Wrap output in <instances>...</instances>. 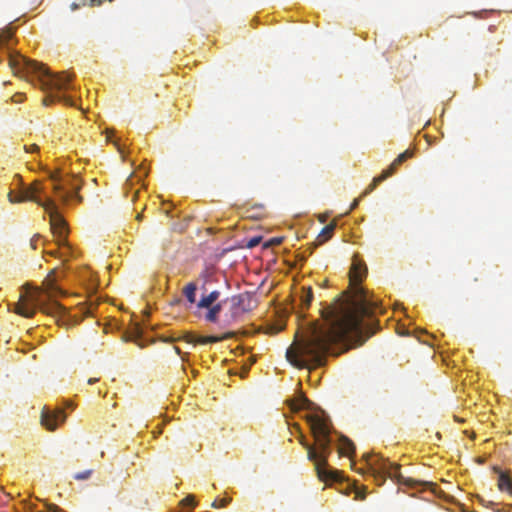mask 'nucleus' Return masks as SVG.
Listing matches in <instances>:
<instances>
[{
  "instance_id": "nucleus-30",
  "label": "nucleus",
  "mask_w": 512,
  "mask_h": 512,
  "mask_svg": "<svg viewBox=\"0 0 512 512\" xmlns=\"http://www.w3.org/2000/svg\"><path fill=\"white\" fill-rule=\"evenodd\" d=\"M12 101L15 102V103H20L23 101V94L22 93H16L13 97H12Z\"/></svg>"
},
{
  "instance_id": "nucleus-12",
  "label": "nucleus",
  "mask_w": 512,
  "mask_h": 512,
  "mask_svg": "<svg viewBox=\"0 0 512 512\" xmlns=\"http://www.w3.org/2000/svg\"><path fill=\"white\" fill-rule=\"evenodd\" d=\"M338 452L341 456H347L351 458L352 455L355 453V446L349 438L342 435L340 437V445L338 448Z\"/></svg>"
},
{
  "instance_id": "nucleus-9",
  "label": "nucleus",
  "mask_w": 512,
  "mask_h": 512,
  "mask_svg": "<svg viewBox=\"0 0 512 512\" xmlns=\"http://www.w3.org/2000/svg\"><path fill=\"white\" fill-rule=\"evenodd\" d=\"M65 420L66 414L62 409L54 411L43 409L41 414V424L49 431H54Z\"/></svg>"
},
{
  "instance_id": "nucleus-24",
  "label": "nucleus",
  "mask_w": 512,
  "mask_h": 512,
  "mask_svg": "<svg viewBox=\"0 0 512 512\" xmlns=\"http://www.w3.org/2000/svg\"><path fill=\"white\" fill-rule=\"evenodd\" d=\"M231 501L230 498H222V499H219V498H216L211 506L213 508H221V507H225L229 502Z\"/></svg>"
},
{
  "instance_id": "nucleus-11",
  "label": "nucleus",
  "mask_w": 512,
  "mask_h": 512,
  "mask_svg": "<svg viewBox=\"0 0 512 512\" xmlns=\"http://www.w3.org/2000/svg\"><path fill=\"white\" fill-rule=\"evenodd\" d=\"M291 411L297 412L301 409L312 410L313 403L307 399L304 395L300 394L297 398L287 401Z\"/></svg>"
},
{
  "instance_id": "nucleus-35",
  "label": "nucleus",
  "mask_w": 512,
  "mask_h": 512,
  "mask_svg": "<svg viewBox=\"0 0 512 512\" xmlns=\"http://www.w3.org/2000/svg\"><path fill=\"white\" fill-rule=\"evenodd\" d=\"M97 381H98V378H90L88 380V384L92 385V384L96 383Z\"/></svg>"
},
{
  "instance_id": "nucleus-4",
  "label": "nucleus",
  "mask_w": 512,
  "mask_h": 512,
  "mask_svg": "<svg viewBox=\"0 0 512 512\" xmlns=\"http://www.w3.org/2000/svg\"><path fill=\"white\" fill-rule=\"evenodd\" d=\"M52 270L44 279L42 288H38V295L31 297V303H28L26 297L21 295L19 301L15 304L14 312L25 318H32L37 311L51 316L59 325L68 326L76 323L69 314L67 308L55 300L57 296H62L65 292L56 285Z\"/></svg>"
},
{
  "instance_id": "nucleus-18",
  "label": "nucleus",
  "mask_w": 512,
  "mask_h": 512,
  "mask_svg": "<svg viewBox=\"0 0 512 512\" xmlns=\"http://www.w3.org/2000/svg\"><path fill=\"white\" fill-rule=\"evenodd\" d=\"M142 337V329L139 325H136L133 330L128 334L126 340L133 341L138 346L143 347L144 345L140 342Z\"/></svg>"
},
{
  "instance_id": "nucleus-41",
  "label": "nucleus",
  "mask_w": 512,
  "mask_h": 512,
  "mask_svg": "<svg viewBox=\"0 0 512 512\" xmlns=\"http://www.w3.org/2000/svg\"><path fill=\"white\" fill-rule=\"evenodd\" d=\"M107 140L111 141V135H110V132H107Z\"/></svg>"
},
{
  "instance_id": "nucleus-2",
  "label": "nucleus",
  "mask_w": 512,
  "mask_h": 512,
  "mask_svg": "<svg viewBox=\"0 0 512 512\" xmlns=\"http://www.w3.org/2000/svg\"><path fill=\"white\" fill-rule=\"evenodd\" d=\"M11 39V31L0 32V51L7 48L8 64L13 74L21 78L35 75L42 90H55L57 93L50 94L43 99L44 105L47 106L54 101H59L66 105L74 106L75 102L72 98L64 94H59L60 91L71 88L70 77L65 72L52 74L43 64L29 60L17 52H12L9 47ZM1 62L2 59L0 58V63Z\"/></svg>"
},
{
  "instance_id": "nucleus-39",
  "label": "nucleus",
  "mask_w": 512,
  "mask_h": 512,
  "mask_svg": "<svg viewBox=\"0 0 512 512\" xmlns=\"http://www.w3.org/2000/svg\"><path fill=\"white\" fill-rule=\"evenodd\" d=\"M174 350H175V352H176L178 355H181V350H180V348H179V347L175 346V347H174Z\"/></svg>"
},
{
  "instance_id": "nucleus-27",
  "label": "nucleus",
  "mask_w": 512,
  "mask_h": 512,
  "mask_svg": "<svg viewBox=\"0 0 512 512\" xmlns=\"http://www.w3.org/2000/svg\"><path fill=\"white\" fill-rule=\"evenodd\" d=\"M261 241V238L260 237H253L251 238L248 243H247V247L248 248H254L256 247Z\"/></svg>"
},
{
  "instance_id": "nucleus-21",
  "label": "nucleus",
  "mask_w": 512,
  "mask_h": 512,
  "mask_svg": "<svg viewBox=\"0 0 512 512\" xmlns=\"http://www.w3.org/2000/svg\"><path fill=\"white\" fill-rule=\"evenodd\" d=\"M383 181H384V179H381V175H378V176L374 177L372 182L365 189L363 195L366 196L369 193H371L377 187V185L380 184Z\"/></svg>"
},
{
  "instance_id": "nucleus-19",
  "label": "nucleus",
  "mask_w": 512,
  "mask_h": 512,
  "mask_svg": "<svg viewBox=\"0 0 512 512\" xmlns=\"http://www.w3.org/2000/svg\"><path fill=\"white\" fill-rule=\"evenodd\" d=\"M178 340H183L187 343H196V335H193L191 333H188V332H185L183 333L181 336H179L178 338H167V339H163L164 342H174V341H178Z\"/></svg>"
},
{
  "instance_id": "nucleus-26",
  "label": "nucleus",
  "mask_w": 512,
  "mask_h": 512,
  "mask_svg": "<svg viewBox=\"0 0 512 512\" xmlns=\"http://www.w3.org/2000/svg\"><path fill=\"white\" fill-rule=\"evenodd\" d=\"M181 503L183 505H186V506H192L194 507L196 502H195V497L193 495H188L187 497H185Z\"/></svg>"
},
{
  "instance_id": "nucleus-32",
  "label": "nucleus",
  "mask_w": 512,
  "mask_h": 512,
  "mask_svg": "<svg viewBox=\"0 0 512 512\" xmlns=\"http://www.w3.org/2000/svg\"><path fill=\"white\" fill-rule=\"evenodd\" d=\"M49 512H64L61 508H59L57 505H50L48 508Z\"/></svg>"
},
{
  "instance_id": "nucleus-38",
  "label": "nucleus",
  "mask_w": 512,
  "mask_h": 512,
  "mask_svg": "<svg viewBox=\"0 0 512 512\" xmlns=\"http://www.w3.org/2000/svg\"><path fill=\"white\" fill-rule=\"evenodd\" d=\"M392 163H393V166H397V167H398L399 165H401V163H400V162H397V158H395V159H394V161H393Z\"/></svg>"
},
{
  "instance_id": "nucleus-23",
  "label": "nucleus",
  "mask_w": 512,
  "mask_h": 512,
  "mask_svg": "<svg viewBox=\"0 0 512 512\" xmlns=\"http://www.w3.org/2000/svg\"><path fill=\"white\" fill-rule=\"evenodd\" d=\"M397 168V166H393V163H391L390 166L380 174L381 179L386 180L388 177L392 176L396 172Z\"/></svg>"
},
{
  "instance_id": "nucleus-43",
  "label": "nucleus",
  "mask_w": 512,
  "mask_h": 512,
  "mask_svg": "<svg viewBox=\"0 0 512 512\" xmlns=\"http://www.w3.org/2000/svg\"><path fill=\"white\" fill-rule=\"evenodd\" d=\"M141 217H142V215H141V214H138L136 218H137V220H140V219H141Z\"/></svg>"
},
{
  "instance_id": "nucleus-40",
  "label": "nucleus",
  "mask_w": 512,
  "mask_h": 512,
  "mask_svg": "<svg viewBox=\"0 0 512 512\" xmlns=\"http://www.w3.org/2000/svg\"><path fill=\"white\" fill-rule=\"evenodd\" d=\"M15 178H17L19 180V182L22 184V179H21L20 175H15Z\"/></svg>"
},
{
  "instance_id": "nucleus-42",
  "label": "nucleus",
  "mask_w": 512,
  "mask_h": 512,
  "mask_svg": "<svg viewBox=\"0 0 512 512\" xmlns=\"http://www.w3.org/2000/svg\"><path fill=\"white\" fill-rule=\"evenodd\" d=\"M56 253H57V251H51V252H49V254H50V255H52V256L56 255Z\"/></svg>"
},
{
  "instance_id": "nucleus-16",
  "label": "nucleus",
  "mask_w": 512,
  "mask_h": 512,
  "mask_svg": "<svg viewBox=\"0 0 512 512\" xmlns=\"http://www.w3.org/2000/svg\"><path fill=\"white\" fill-rule=\"evenodd\" d=\"M498 487L501 491L512 494V481L506 473L500 471L498 476Z\"/></svg>"
},
{
  "instance_id": "nucleus-37",
  "label": "nucleus",
  "mask_w": 512,
  "mask_h": 512,
  "mask_svg": "<svg viewBox=\"0 0 512 512\" xmlns=\"http://www.w3.org/2000/svg\"><path fill=\"white\" fill-rule=\"evenodd\" d=\"M138 193H139L138 190L133 193L132 198H131L132 201H134L136 199Z\"/></svg>"
},
{
  "instance_id": "nucleus-22",
  "label": "nucleus",
  "mask_w": 512,
  "mask_h": 512,
  "mask_svg": "<svg viewBox=\"0 0 512 512\" xmlns=\"http://www.w3.org/2000/svg\"><path fill=\"white\" fill-rule=\"evenodd\" d=\"M414 155V152L413 150H410V149H407L406 151H404L403 153L399 154L396 158H397V162H400L401 164L403 162H405L406 160L412 158Z\"/></svg>"
},
{
  "instance_id": "nucleus-14",
  "label": "nucleus",
  "mask_w": 512,
  "mask_h": 512,
  "mask_svg": "<svg viewBox=\"0 0 512 512\" xmlns=\"http://www.w3.org/2000/svg\"><path fill=\"white\" fill-rule=\"evenodd\" d=\"M300 307L302 310L308 309L313 300V291L311 287H303L299 297Z\"/></svg>"
},
{
  "instance_id": "nucleus-10",
  "label": "nucleus",
  "mask_w": 512,
  "mask_h": 512,
  "mask_svg": "<svg viewBox=\"0 0 512 512\" xmlns=\"http://www.w3.org/2000/svg\"><path fill=\"white\" fill-rule=\"evenodd\" d=\"M225 304H227V302H225V300H222L212 304L209 307H204L205 309H207V312L204 315V319L210 323H217L219 321V314L222 311L223 306Z\"/></svg>"
},
{
  "instance_id": "nucleus-29",
  "label": "nucleus",
  "mask_w": 512,
  "mask_h": 512,
  "mask_svg": "<svg viewBox=\"0 0 512 512\" xmlns=\"http://www.w3.org/2000/svg\"><path fill=\"white\" fill-rule=\"evenodd\" d=\"M24 148H25L26 152H28V153H34V152L39 151V146L36 144L25 145Z\"/></svg>"
},
{
  "instance_id": "nucleus-28",
  "label": "nucleus",
  "mask_w": 512,
  "mask_h": 512,
  "mask_svg": "<svg viewBox=\"0 0 512 512\" xmlns=\"http://www.w3.org/2000/svg\"><path fill=\"white\" fill-rule=\"evenodd\" d=\"M283 241L282 237H274L269 240V242L265 246H275L281 244Z\"/></svg>"
},
{
  "instance_id": "nucleus-25",
  "label": "nucleus",
  "mask_w": 512,
  "mask_h": 512,
  "mask_svg": "<svg viewBox=\"0 0 512 512\" xmlns=\"http://www.w3.org/2000/svg\"><path fill=\"white\" fill-rule=\"evenodd\" d=\"M92 472H93V470H91V469L85 470L82 472H78L74 475V479L75 480H87L92 475Z\"/></svg>"
},
{
  "instance_id": "nucleus-7",
  "label": "nucleus",
  "mask_w": 512,
  "mask_h": 512,
  "mask_svg": "<svg viewBox=\"0 0 512 512\" xmlns=\"http://www.w3.org/2000/svg\"><path fill=\"white\" fill-rule=\"evenodd\" d=\"M48 178L53 182L52 190L62 203L82 200L78 194L81 182L77 176H62L60 171H48Z\"/></svg>"
},
{
  "instance_id": "nucleus-20",
  "label": "nucleus",
  "mask_w": 512,
  "mask_h": 512,
  "mask_svg": "<svg viewBox=\"0 0 512 512\" xmlns=\"http://www.w3.org/2000/svg\"><path fill=\"white\" fill-rule=\"evenodd\" d=\"M235 335L234 332H226L221 336H207L208 343H216L226 339H230Z\"/></svg>"
},
{
  "instance_id": "nucleus-6",
  "label": "nucleus",
  "mask_w": 512,
  "mask_h": 512,
  "mask_svg": "<svg viewBox=\"0 0 512 512\" xmlns=\"http://www.w3.org/2000/svg\"><path fill=\"white\" fill-rule=\"evenodd\" d=\"M366 461L375 479L380 480L379 484L383 483L386 477H390L395 479L398 484L405 485L410 488H416L424 485V482L402 476L399 472L400 465L391 463L387 459L378 457L376 460L371 461L370 456L367 455Z\"/></svg>"
},
{
  "instance_id": "nucleus-36",
  "label": "nucleus",
  "mask_w": 512,
  "mask_h": 512,
  "mask_svg": "<svg viewBox=\"0 0 512 512\" xmlns=\"http://www.w3.org/2000/svg\"><path fill=\"white\" fill-rule=\"evenodd\" d=\"M358 203H359L358 199L354 200V202L352 203L351 209H354L355 207H357Z\"/></svg>"
},
{
  "instance_id": "nucleus-15",
  "label": "nucleus",
  "mask_w": 512,
  "mask_h": 512,
  "mask_svg": "<svg viewBox=\"0 0 512 512\" xmlns=\"http://www.w3.org/2000/svg\"><path fill=\"white\" fill-rule=\"evenodd\" d=\"M335 228H336L335 222H332V223L326 225L325 227H323L317 237L318 244H323L328 239H330L334 233Z\"/></svg>"
},
{
  "instance_id": "nucleus-31",
  "label": "nucleus",
  "mask_w": 512,
  "mask_h": 512,
  "mask_svg": "<svg viewBox=\"0 0 512 512\" xmlns=\"http://www.w3.org/2000/svg\"><path fill=\"white\" fill-rule=\"evenodd\" d=\"M196 343L208 344L207 336H196Z\"/></svg>"
},
{
  "instance_id": "nucleus-3",
  "label": "nucleus",
  "mask_w": 512,
  "mask_h": 512,
  "mask_svg": "<svg viewBox=\"0 0 512 512\" xmlns=\"http://www.w3.org/2000/svg\"><path fill=\"white\" fill-rule=\"evenodd\" d=\"M304 419L310 426L315 444L307 442L305 436L301 433L298 424L294 427L299 433V442L307 451V458L313 462L317 476L323 482H337L341 480V472L331 469L328 465V458L332 452L331 449V423L328 416L323 411H316L304 416Z\"/></svg>"
},
{
  "instance_id": "nucleus-33",
  "label": "nucleus",
  "mask_w": 512,
  "mask_h": 512,
  "mask_svg": "<svg viewBox=\"0 0 512 512\" xmlns=\"http://www.w3.org/2000/svg\"><path fill=\"white\" fill-rule=\"evenodd\" d=\"M134 178H136V175H134V174L130 175V177L126 181L125 186L132 185L133 181H134Z\"/></svg>"
},
{
  "instance_id": "nucleus-8",
  "label": "nucleus",
  "mask_w": 512,
  "mask_h": 512,
  "mask_svg": "<svg viewBox=\"0 0 512 512\" xmlns=\"http://www.w3.org/2000/svg\"><path fill=\"white\" fill-rule=\"evenodd\" d=\"M225 302L229 304V311L223 320L225 326L237 322L241 316L254 308V299L249 293L234 295L225 299Z\"/></svg>"
},
{
  "instance_id": "nucleus-17",
  "label": "nucleus",
  "mask_w": 512,
  "mask_h": 512,
  "mask_svg": "<svg viewBox=\"0 0 512 512\" xmlns=\"http://www.w3.org/2000/svg\"><path fill=\"white\" fill-rule=\"evenodd\" d=\"M196 291H197V286L194 282L188 283L183 288V295L186 297L187 301L190 304L196 303Z\"/></svg>"
},
{
  "instance_id": "nucleus-1",
  "label": "nucleus",
  "mask_w": 512,
  "mask_h": 512,
  "mask_svg": "<svg viewBox=\"0 0 512 512\" xmlns=\"http://www.w3.org/2000/svg\"><path fill=\"white\" fill-rule=\"evenodd\" d=\"M367 275V266L355 259L349 271L350 292H344L333 303L321 309L323 323L311 322L300 338L287 350L288 361L296 367L322 366L334 344L348 349L362 345L375 333V323H363L378 307L360 284Z\"/></svg>"
},
{
  "instance_id": "nucleus-5",
  "label": "nucleus",
  "mask_w": 512,
  "mask_h": 512,
  "mask_svg": "<svg viewBox=\"0 0 512 512\" xmlns=\"http://www.w3.org/2000/svg\"><path fill=\"white\" fill-rule=\"evenodd\" d=\"M8 200L11 203H21L25 201H32L46 211L50 217V227L53 235L57 238L59 246L67 244V226L66 222L57 210L55 201L47 196L43 182L35 180L29 186H24L19 191V194L14 196L13 192L8 193Z\"/></svg>"
},
{
  "instance_id": "nucleus-13",
  "label": "nucleus",
  "mask_w": 512,
  "mask_h": 512,
  "mask_svg": "<svg viewBox=\"0 0 512 512\" xmlns=\"http://www.w3.org/2000/svg\"><path fill=\"white\" fill-rule=\"evenodd\" d=\"M219 297L220 292L218 290H214L207 295H202L196 306L198 309H202V307H209L212 304L217 303Z\"/></svg>"
},
{
  "instance_id": "nucleus-34",
  "label": "nucleus",
  "mask_w": 512,
  "mask_h": 512,
  "mask_svg": "<svg viewBox=\"0 0 512 512\" xmlns=\"http://www.w3.org/2000/svg\"><path fill=\"white\" fill-rule=\"evenodd\" d=\"M39 239V236L36 235L31 240V246L35 249L36 248V240Z\"/></svg>"
}]
</instances>
